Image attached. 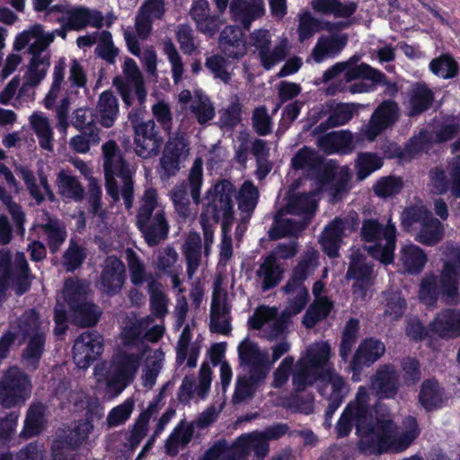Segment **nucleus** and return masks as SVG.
Listing matches in <instances>:
<instances>
[{
  "label": "nucleus",
  "instance_id": "1",
  "mask_svg": "<svg viewBox=\"0 0 460 460\" xmlns=\"http://www.w3.org/2000/svg\"><path fill=\"white\" fill-rule=\"evenodd\" d=\"M369 400L367 388L359 386L354 401L346 406L336 424L338 436H348L355 426L363 451L382 454L406 450L420 435L417 420L409 416L398 427L386 407L371 408Z\"/></svg>",
  "mask_w": 460,
  "mask_h": 460
},
{
  "label": "nucleus",
  "instance_id": "2",
  "mask_svg": "<svg viewBox=\"0 0 460 460\" xmlns=\"http://www.w3.org/2000/svg\"><path fill=\"white\" fill-rule=\"evenodd\" d=\"M151 324H153L152 315L138 319L128 317L123 323L120 332L124 349L114 358L105 375L104 364L94 367L97 382H105L106 393L111 397L118 396L133 381L142 358L152 350L144 341V332Z\"/></svg>",
  "mask_w": 460,
  "mask_h": 460
},
{
  "label": "nucleus",
  "instance_id": "3",
  "mask_svg": "<svg viewBox=\"0 0 460 460\" xmlns=\"http://www.w3.org/2000/svg\"><path fill=\"white\" fill-rule=\"evenodd\" d=\"M10 328L0 338V360L7 357L14 341L19 339L26 344L22 353V364L30 371L36 370L45 350L49 320L35 309H29L11 323Z\"/></svg>",
  "mask_w": 460,
  "mask_h": 460
},
{
  "label": "nucleus",
  "instance_id": "4",
  "mask_svg": "<svg viewBox=\"0 0 460 460\" xmlns=\"http://www.w3.org/2000/svg\"><path fill=\"white\" fill-rule=\"evenodd\" d=\"M89 284L76 279L66 280L60 296H58L55 306V334L61 335L66 330L67 305L72 312L73 321L81 326L94 325L99 320L101 311L98 306L87 300L86 295Z\"/></svg>",
  "mask_w": 460,
  "mask_h": 460
},
{
  "label": "nucleus",
  "instance_id": "5",
  "mask_svg": "<svg viewBox=\"0 0 460 460\" xmlns=\"http://www.w3.org/2000/svg\"><path fill=\"white\" fill-rule=\"evenodd\" d=\"M102 150L106 191L113 201H118L121 196L126 208L130 209L134 197L132 171L115 141L104 143Z\"/></svg>",
  "mask_w": 460,
  "mask_h": 460
},
{
  "label": "nucleus",
  "instance_id": "6",
  "mask_svg": "<svg viewBox=\"0 0 460 460\" xmlns=\"http://www.w3.org/2000/svg\"><path fill=\"white\" fill-rule=\"evenodd\" d=\"M445 253L447 259L444 263L440 279L432 275L425 278L420 284V298L428 305L436 303L437 296L440 292L449 303L457 304L460 301V250L451 244L447 246Z\"/></svg>",
  "mask_w": 460,
  "mask_h": 460
},
{
  "label": "nucleus",
  "instance_id": "7",
  "mask_svg": "<svg viewBox=\"0 0 460 460\" xmlns=\"http://www.w3.org/2000/svg\"><path fill=\"white\" fill-rule=\"evenodd\" d=\"M314 195L307 193L291 196L287 206L276 214L270 236L279 239L301 233L316 208Z\"/></svg>",
  "mask_w": 460,
  "mask_h": 460
},
{
  "label": "nucleus",
  "instance_id": "8",
  "mask_svg": "<svg viewBox=\"0 0 460 460\" xmlns=\"http://www.w3.org/2000/svg\"><path fill=\"white\" fill-rule=\"evenodd\" d=\"M360 234L366 250L374 259L383 264L394 262L397 229L391 215L364 220Z\"/></svg>",
  "mask_w": 460,
  "mask_h": 460
},
{
  "label": "nucleus",
  "instance_id": "9",
  "mask_svg": "<svg viewBox=\"0 0 460 460\" xmlns=\"http://www.w3.org/2000/svg\"><path fill=\"white\" fill-rule=\"evenodd\" d=\"M270 452V444L260 430L244 433L229 445L226 440H218L210 447L199 460H263Z\"/></svg>",
  "mask_w": 460,
  "mask_h": 460
},
{
  "label": "nucleus",
  "instance_id": "10",
  "mask_svg": "<svg viewBox=\"0 0 460 460\" xmlns=\"http://www.w3.org/2000/svg\"><path fill=\"white\" fill-rule=\"evenodd\" d=\"M136 220L150 247L167 237L169 224L165 217L164 206L159 201L156 190L148 188L144 191L138 202Z\"/></svg>",
  "mask_w": 460,
  "mask_h": 460
},
{
  "label": "nucleus",
  "instance_id": "11",
  "mask_svg": "<svg viewBox=\"0 0 460 460\" xmlns=\"http://www.w3.org/2000/svg\"><path fill=\"white\" fill-rule=\"evenodd\" d=\"M332 356L329 342L315 341L301 353L293 371L292 383L296 391H304L312 386L327 369L331 367L330 359Z\"/></svg>",
  "mask_w": 460,
  "mask_h": 460
},
{
  "label": "nucleus",
  "instance_id": "12",
  "mask_svg": "<svg viewBox=\"0 0 460 460\" xmlns=\"http://www.w3.org/2000/svg\"><path fill=\"white\" fill-rule=\"evenodd\" d=\"M234 192V185L227 180H223L207 191V203L204 205L200 221H222V229H231L234 219L232 197Z\"/></svg>",
  "mask_w": 460,
  "mask_h": 460
},
{
  "label": "nucleus",
  "instance_id": "13",
  "mask_svg": "<svg viewBox=\"0 0 460 460\" xmlns=\"http://www.w3.org/2000/svg\"><path fill=\"white\" fill-rule=\"evenodd\" d=\"M271 40L272 34L267 29H256L249 35V44L254 48V53L266 70H270L282 62L291 49L287 37L279 38L273 48H271Z\"/></svg>",
  "mask_w": 460,
  "mask_h": 460
},
{
  "label": "nucleus",
  "instance_id": "14",
  "mask_svg": "<svg viewBox=\"0 0 460 460\" xmlns=\"http://www.w3.org/2000/svg\"><path fill=\"white\" fill-rule=\"evenodd\" d=\"M31 390L30 376L21 368L11 367L0 380V404L6 409L22 405L31 397Z\"/></svg>",
  "mask_w": 460,
  "mask_h": 460
},
{
  "label": "nucleus",
  "instance_id": "15",
  "mask_svg": "<svg viewBox=\"0 0 460 460\" xmlns=\"http://www.w3.org/2000/svg\"><path fill=\"white\" fill-rule=\"evenodd\" d=\"M49 13L57 14L55 20L58 22H65L66 27L75 31L87 26L100 29L103 26L104 22L103 14L99 10L84 5L54 4Z\"/></svg>",
  "mask_w": 460,
  "mask_h": 460
},
{
  "label": "nucleus",
  "instance_id": "16",
  "mask_svg": "<svg viewBox=\"0 0 460 460\" xmlns=\"http://www.w3.org/2000/svg\"><path fill=\"white\" fill-rule=\"evenodd\" d=\"M318 380H320L318 391L328 402L327 410L325 411V424L330 427L331 419L334 412L349 394V386L345 379L334 369H327L325 374Z\"/></svg>",
  "mask_w": 460,
  "mask_h": 460
},
{
  "label": "nucleus",
  "instance_id": "17",
  "mask_svg": "<svg viewBox=\"0 0 460 460\" xmlns=\"http://www.w3.org/2000/svg\"><path fill=\"white\" fill-rule=\"evenodd\" d=\"M357 112L354 103H339L336 105L326 103L311 110L310 119L317 122L327 116L326 119L317 125L312 131L314 135L322 134L331 128L340 127L348 123Z\"/></svg>",
  "mask_w": 460,
  "mask_h": 460
},
{
  "label": "nucleus",
  "instance_id": "18",
  "mask_svg": "<svg viewBox=\"0 0 460 460\" xmlns=\"http://www.w3.org/2000/svg\"><path fill=\"white\" fill-rule=\"evenodd\" d=\"M351 179L352 173L349 166H338L335 161L330 160L323 165L319 178L320 191H327L333 200L341 199L351 189Z\"/></svg>",
  "mask_w": 460,
  "mask_h": 460
},
{
  "label": "nucleus",
  "instance_id": "19",
  "mask_svg": "<svg viewBox=\"0 0 460 460\" xmlns=\"http://www.w3.org/2000/svg\"><path fill=\"white\" fill-rule=\"evenodd\" d=\"M399 118V108L393 101H385L372 113L367 124L362 126L359 136L362 139L374 141L382 132L392 127Z\"/></svg>",
  "mask_w": 460,
  "mask_h": 460
},
{
  "label": "nucleus",
  "instance_id": "20",
  "mask_svg": "<svg viewBox=\"0 0 460 460\" xmlns=\"http://www.w3.org/2000/svg\"><path fill=\"white\" fill-rule=\"evenodd\" d=\"M231 329L230 306L227 304V294L222 288L221 279H217L213 285L210 306V331L228 335Z\"/></svg>",
  "mask_w": 460,
  "mask_h": 460
},
{
  "label": "nucleus",
  "instance_id": "21",
  "mask_svg": "<svg viewBox=\"0 0 460 460\" xmlns=\"http://www.w3.org/2000/svg\"><path fill=\"white\" fill-rule=\"evenodd\" d=\"M248 324L252 329L260 331L261 335L270 341L280 337L285 330V323L275 306H258L249 318Z\"/></svg>",
  "mask_w": 460,
  "mask_h": 460
},
{
  "label": "nucleus",
  "instance_id": "22",
  "mask_svg": "<svg viewBox=\"0 0 460 460\" xmlns=\"http://www.w3.org/2000/svg\"><path fill=\"white\" fill-rule=\"evenodd\" d=\"M134 132V149L137 155L147 159L158 155L164 139L156 130V125L153 119L135 124Z\"/></svg>",
  "mask_w": 460,
  "mask_h": 460
},
{
  "label": "nucleus",
  "instance_id": "23",
  "mask_svg": "<svg viewBox=\"0 0 460 460\" xmlns=\"http://www.w3.org/2000/svg\"><path fill=\"white\" fill-rule=\"evenodd\" d=\"M238 355L241 364L248 368V374L267 377L271 363L266 350L246 338L238 345Z\"/></svg>",
  "mask_w": 460,
  "mask_h": 460
},
{
  "label": "nucleus",
  "instance_id": "24",
  "mask_svg": "<svg viewBox=\"0 0 460 460\" xmlns=\"http://www.w3.org/2000/svg\"><path fill=\"white\" fill-rule=\"evenodd\" d=\"M102 351V337L97 332H85L74 343V362L79 368L85 369Z\"/></svg>",
  "mask_w": 460,
  "mask_h": 460
},
{
  "label": "nucleus",
  "instance_id": "25",
  "mask_svg": "<svg viewBox=\"0 0 460 460\" xmlns=\"http://www.w3.org/2000/svg\"><path fill=\"white\" fill-rule=\"evenodd\" d=\"M53 42L52 34H47L41 24H33L20 32L14 39L13 49L17 51L27 49L32 56L48 54L46 49Z\"/></svg>",
  "mask_w": 460,
  "mask_h": 460
},
{
  "label": "nucleus",
  "instance_id": "26",
  "mask_svg": "<svg viewBox=\"0 0 460 460\" xmlns=\"http://www.w3.org/2000/svg\"><path fill=\"white\" fill-rule=\"evenodd\" d=\"M212 371L208 364L203 363L199 370V383L193 376H185L179 387L178 399L182 403L204 400L210 389Z\"/></svg>",
  "mask_w": 460,
  "mask_h": 460
},
{
  "label": "nucleus",
  "instance_id": "27",
  "mask_svg": "<svg viewBox=\"0 0 460 460\" xmlns=\"http://www.w3.org/2000/svg\"><path fill=\"white\" fill-rule=\"evenodd\" d=\"M354 229L353 219L334 218L326 226L321 234L320 243L326 254L334 258L339 255V249L342 237L346 232H351Z\"/></svg>",
  "mask_w": 460,
  "mask_h": 460
},
{
  "label": "nucleus",
  "instance_id": "28",
  "mask_svg": "<svg viewBox=\"0 0 460 460\" xmlns=\"http://www.w3.org/2000/svg\"><path fill=\"white\" fill-rule=\"evenodd\" d=\"M231 19L249 31L253 21L265 13L263 0H232L229 4Z\"/></svg>",
  "mask_w": 460,
  "mask_h": 460
},
{
  "label": "nucleus",
  "instance_id": "29",
  "mask_svg": "<svg viewBox=\"0 0 460 460\" xmlns=\"http://www.w3.org/2000/svg\"><path fill=\"white\" fill-rule=\"evenodd\" d=\"M125 265L119 258L107 257L100 278L102 290L109 296L119 293L125 283Z\"/></svg>",
  "mask_w": 460,
  "mask_h": 460
},
{
  "label": "nucleus",
  "instance_id": "30",
  "mask_svg": "<svg viewBox=\"0 0 460 460\" xmlns=\"http://www.w3.org/2000/svg\"><path fill=\"white\" fill-rule=\"evenodd\" d=\"M400 386L399 373L391 364L383 365L371 377V387L382 399H393Z\"/></svg>",
  "mask_w": 460,
  "mask_h": 460
},
{
  "label": "nucleus",
  "instance_id": "31",
  "mask_svg": "<svg viewBox=\"0 0 460 460\" xmlns=\"http://www.w3.org/2000/svg\"><path fill=\"white\" fill-rule=\"evenodd\" d=\"M218 45L227 58L240 59L247 52L243 33L237 26H226L219 35Z\"/></svg>",
  "mask_w": 460,
  "mask_h": 460
},
{
  "label": "nucleus",
  "instance_id": "32",
  "mask_svg": "<svg viewBox=\"0 0 460 460\" xmlns=\"http://www.w3.org/2000/svg\"><path fill=\"white\" fill-rule=\"evenodd\" d=\"M385 352V345L376 338L363 340L358 347L352 361L351 368L359 371L364 367H370L376 362Z\"/></svg>",
  "mask_w": 460,
  "mask_h": 460
},
{
  "label": "nucleus",
  "instance_id": "33",
  "mask_svg": "<svg viewBox=\"0 0 460 460\" xmlns=\"http://www.w3.org/2000/svg\"><path fill=\"white\" fill-rule=\"evenodd\" d=\"M317 146L328 155L349 154L354 148L353 135L349 130L332 131L318 137Z\"/></svg>",
  "mask_w": 460,
  "mask_h": 460
},
{
  "label": "nucleus",
  "instance_id": "34",
  "mask_svg": "<svg viewBox=\"0 0 460 460\" xmlns=\"http://www.w3.org/2000/svg\"><path fill=\"white\" fill-rule=\"evenodd\" d=\"M347 41L348 37L345 34L322 36L314 47L311 57L316 63L333 58L344 49Z\"/></svg>",
  "mask_w": 460,
  "mask_h": 460
},
{
  "label": "nucleus",
  "instance_id": "35",
  "mask_svg": "<svg viewBox=\"0 0 460 460\" xmlns=\"http://www.w3.org/2000/svg\"><path fill=\"white\" fill-rule=\"evenodd\" d=\"M429 331L441 338L460 336V311L445 310L429 323Z\"/></svg>",
  "mask_w": 460,
  "mask_h": 460
},
{
  "label": "nucleus",
  "instance_id": "36",
  "mask_svg": "<svg viewBox=\"0 0 460 460\" xmlns=\"http://www.w3.org/2000/svg\"><path fill=\"white\" fill-rule=\"evenodd\" d=\"M282 272V269L274 260V256L267 255L258 262V268L255 271L256 281L263 291L270 290L280 282Z\"/></svg>",
  "mask_w": 460,
  "mask_h": 460
},
{
  "label": "nucleus",
  "instance_id": "37",
  "mask_svg": "<svg viewBox=\"0 0 460 460\" xmlns=\"http://www.w3.org/2000/svg\"><path fill=\"white\" fill-rule=\"evenodd\" d=\"M324 285L321 281L314 284L313 294L315 296L314 304L306 311L303 323L307 328L314 326L319 321L324 319L332 308V303L325 296H321Z\"/></svg>",
  "mask_w": 460,
  "mask_h": 460
},
{
  "label": "nucleus",
  "instance_id": "38",
  "mask_svg": "<svg viewBox=\"0 0 460 460\" xmlns=\"http://www.w3.org/2000/svg\"><path fill=\"white\" fill-rule=\"evenodd\" d=\"M31 127L36 135L39 146L49 152L54 150V131L49 119L42 112H35L29 119Z\"/></svg>",
  "mask_w": 460,
  "mask_h": 460
},
{
  "label": "nucleus",
  "instance_id": "39",
  "mask_svg": "<svg viewBox=\"0 0 460 460\" xmlns=\"http://www.w3.org/2000/svg\"><path fill=\"white\" fill-rule=\"evenodd\" d=\"M116 78L122 79L124 87L134 89L140 103L145 102L146 92L144 80L135 60L129 58H125L122 66V76H117Z\"/></svg>",
  "mask_w": 460,
  "mask_h": 460
},
{
  "label": "nucleus",
  "instance_id": "40",
  "mask_svg": "<svg viewBox=\"0 0 460 460\" xmlns=\"http://www.w3.org/2000/svg\"><path fill=\"white\" fill-rule=\"evenodd\" d=\"M265 380L263 376L252 374L238 376L232 398L233 402L239 404L252 400L256 390L264 384Z\"/></svg>",
  "mask_w": 460,
  "mask_h": 460
},
{
  "label": "nucleus",
  "instance_id": "41",
  "mask_svg": "<svg viewBox=\"0 0 460 460\" xmlns=\"http://www.w3.org/2000/svg\"><path fill=\"white\" fill-rule=\"evenodd\" d=\"M434 100L431 89L423 83L414 84L409 92L408 114L415 116L429 108Z\"/></svg>",
  "mask_w": 460,
  "mask_h": 460
},
{
  "label": "nucleus",
  "instance_id": "42",
  "mask_svg": "<svg viewBox=\"0 0 460 460\" xmlns=\"http://www.w3.org/2000/svg\"><path fill=\"white\" fill-rule=\"evenodd\" d=\"M399 261L407 272L414 274L422 270L427 255L418 245L406 243L400 249Z\"/></svg>",
  "mask_w": 460,
  "mask_h": 460
},
{
  "label": "nucleus",
  "instance_id": "43",
  "mask_svg": "<svg viewBox=\"0 0 460 460\" xmlns=\"http://www.w3.org/2000/svg\"><path fill=\"white\" fill-rule=\"evenodd\" d=\"M194 432L193 423L181 421L172 431L165 441V453L176 456L181 449L186 447L192 438Z\"/></svg>",
  "mask_w": 460,
  "mask_h": 460
},
{
  "label": "nucleus",
  "instance_id": "44",
  "mask_svg": "<svg viewBox=\"0 0 460 460\" xmlns=\"http://www.w3.org/2000/svg\"><path fill=\"white\" fill-rule=\"evenodd\" d=\"M187 111L199 125L208 124L216 115L213 102L201 90L195 91V99L187 107Z\"/></svg>",
  "mask_w": 460,
  "mask_h": 460
},
{
  "label": "nucleus",
  "instance_id": "45",
  "mask_svg": "<svg viewBox=\"0 0 460 460\" xmlns=\"http://www.w3.org/2000/svg\"><path fill=\"white\" fill-rule=\"evenodd\" d=\"M96 114L103 127L111 128L113 126L119 114V103L112 92L105 91L100 95Z\"/></svg>",
  "mask_w": 460,
  "mask_h": 460
},
{
  "label": "nucleus",
  "instance_id": "46",
  "mask_svg": "<svg viewBox=\"0 0 460 460\" xmlns=\"http://www.w3.org/2000/svg\"><path fill=\"white\" fill-rule=\"evenodd\" d=\"M311 6L317 13H331L337 18H349L358 8L355 2L341 3V0H312Z\"/></svg>",
  "mask_w": 460,
  "mask_h": 460
},
{
  "label": "nucleus",
  "instance_id": "47",
  "mask_svg": "<svg viewBox=\"0 0 460 460\" xmlns=\"http://www.w3.org/2000/svg\"><path fill=\"white\" fill-rule=\"evenodd\" d=\"M41 236L47 241L51 252H56L66 238L64 225L58 219L48 217L39 226Z\"/></svg>",
  "mask_w": 460,
  "mask_h": 460
},
{
  "label": "nucleus",
  "instance_id": "48",
  "mask_svg": "<svg viewBox=\"0 0 460 460\" xmlns=\"http://www.w3.org/2000/svg\"><path fill=\"white\" fill-rule=\"evenodd\" d=\"M127 265L129 272L130 281L134 286H141L145 282L149 283L155 280L150 272L147 271L144 261L132 249L125 252Z\"/></svg>",
  "mask_w": 460,
  "mask_h": 460
},
{
  "label": "nucleus",
  "instance_id": "49",
  "mask_svg": "<svg viewBox=\"0 0 460 460\" xmlns=\"http://www.w3.org/2000/svg\"><path fill=\"white\" fill-rule=\"evenodd\" d=\"M346 278L354 279L355 283H373V267L358 251L351 253Z\"/></svg>",
  "mask_w": 460,
  "mask_h": 460
},
{
  "label": "nucleus",
  "instance_id": "50",
  "mask_svg": "<svg viewBox=\"0 0 460 460\" xmlns=\"http://www.w3.org/2000/svg\"><path fill=\"white\" fill-rule=\"evenodd\" d=\"M145 366L142 371V383L147 388H152L162 369L164 353L161 349L149 350L146 355Z\"/></svg>",
  "mask_w": 460,
  "mask_h": 460
},
{
  "label": "nucleus",
  "instance_id": "51",
  "mask_svg": "<svg viewBox=\"0 0 460 460\" xmlns=\"http://www.w3.org/2000/svg\"><path fill=\"white\" fill-rule=\"evenodd\" d=\"M259 199L258 189L254 184L246 181L243 183L236 196L238 209L243 215V220H249L253 212Z\"/></svg>",
  "mask_w": 460,
  "mask_h": 460
},
{
  "label": "nucleus",
  "instance_id": "52",
  "mask_svg": "<svg viewBox=\"0 0 460 460\" xmlns=\"http://www.w3.org/2000/svg\"><path fill=\"white\" fill-rule=\"evenodd\" d=\"M419 402L427 411L436 410L443 403V393L436 380H425L420 390Z\"/></svg>",
  "mask_w": 460,
  "mask_h": 460
},
{
  "label": "nucleus",
  "instance_id": "53",
  "mask_svg": "<svg viewBox=\"0 0 460 460\" xmlns=\"http://www.w3.org/2000/svg\"><path fill=\"white\" fill-rule=\"evenodd\" d=\"M153 266L164 274H175L181 272V265L179 263V254L173 247L166 246L157 251Z\"/></svg>",
  "mask_w": 460,
  "mask_h": 460
},
{
  "label": "nucleus",
  "instance_id": "54",
  "mask_svg": "<svg viewBox=\"0 0 460 460\" xmlns=\"http://www.w3.org/2000/svg\"><path fill=\"white\" fill-rule=\"evenodd\" d=\"M45 411L46 409L41 403H32L30 406L22 431V435L25 438L36 436L42 430L45 422Z\"/></svg>",
  "mask_w": 460,
  "mask_h": 460
},
{
  "label": "nucleus",
  "instance_id": "55",
  "mask_svg": "<svg viewBox=\"0 0 460 460\" xmlns=\"http://www.w3.org/2000/svg\"><path fill=\"white\" fill-rule=\"evenodd\" d=\"M59 194L66 199L81 200L84 197V188L77 178L66 171H60L57 177Z\"/></svg>",
  "mask_w": 460,
  "mask_h": 460
},
{
  "label": "nucleus",
  "instance_id": "56",
  "mask_svg": "<svg viewBox=\"0 0 460 460\" xmlns=\"http://www.w3.org/2000/svg\"><path fill=\"white\" fill-rule=\"evenodd\" d=\"M444 228L442 224L433 216L420 226V230L415 236V239L425 245H435L443 236Z\"/></svg>",
  "mask_w": 460,
  "mask_h": 460
},
{
  "label": "nucleus",
  "instance_id": "57",
  "mask_svg": "<svg viewBox=\"0 0 460 460\" xmlns=\"http://www.w3.org/2000/svg\"><path fill=\"white\" fill-rule=\"evenodd\" d=\"M383 166L382 158L375 153H359L355 160L357 179L361 181Z\"/></svg>",
  "mask_w": 460,
  "mask_h": 460
},
{
  "label": "nucleus",
  "instance_id": "58",
  "mask_svg": "<svg viewBox=\"0 0 460 460\" xmlns=\"http://www.w3.org/2000/svg\"><path fill=\"white\" fill-rule=\"evenodd\" d=\"M49 54L32 57L28 64L27 70L23 75V80L29 81V84L39 85L47 75L50 66Z\"/></svg>",
  "mask_w": 460,
  "mask_h": 460
},
{
  "label": "nucleus",
  "instance_id": "59",
  "mask_svg": "<svg viewBox=\"0 0 460 460\" xmlns=\"http://www.w3.org/2000/svg\"><path fill=\"white\" fill-rule=\"evenodd\" d=\"M317 266V253L313 251H307L297 266L294 269L291 279L288 282V288L292 285H303V281L314 270Z\"/></svg>",
  "mask_w": 460,
  "mask_h": 460
},
{
  "label": "nucleus",
  "instance_id": "60",
  "mask_svg": "<svg viewBox=\"0 0 460 460\" xmlns=\"http://www.w3.org/2000/svg\"><path fill=\"white\" fill-rule=\"evenodd\" d=\"M65 60L60 59L54 66L51 85L44 99V106L49 110L55 107L59 97L62 84L65 83Z\"/></svg>",
  "mask_w": 460,
  "mask_h": 460
},
{
  "label": "nucleus",
  "instance_id": "61",
  "mask_svg": "<svg viewBox=\"0 0 460 460\" xmlns=\"http://www.w3.org/2000/svg\"><path fill=\"white\" fill-rule=\"evenodd\" d=\"M148 293L150 295V310L152 316L164 319L168 313V298L161 288L160 283L151 280L148 283Z\"/></svg>",
  "mask_w": 460,
  "mask_h": 460
},
{
  "label": "nucleus",
  "instance_id": "62",
  "mask_svg": "<svg viewBox=\"0 0 460 460\" xmlns=\"http://www.w3.org/2000/svg\"><path fill=\"white\" fill-rule=\"evenodd\" d=\"M344 73V76L347 82H351L358 79H367L375 84L385 83V75L381 71L372 67L366 63L349 66Z\"/></svg>",
  "mask_w": 460,
  "mask_h": 460
},
{
  "label": "nucleus",
  "instance_id": "63",
  "mask_svg": "<svg viewBox=\"0 0 460 460\" xmlns=\"http://www.w3.org/2000/svg\"><path fill=\"white\" fill-rule=\"evenodd\" d=\"M283 290L288 295L287 313L288 314L300 313L308 302L309 295L306 288L304 285L296 284L288 288L287 283Z\"/></svg>",
  "mask_w": 460,
  "mask_h": 460
},
{
  "label": "nucleus",
  "instance_id": "64",
  "mask_svg": "<svg viewBox=\"0 0 460 460\" xmlns=\"http://www.w3.org/2000/svg\"><path fill=\"white\" fill-rule=\"evenodd\" d=\"M205 66L213 75L215 79H218L224 84H228L232 77V68L230 63L222 55H211L206 58Z\"/></svg>",
  "mask_w": 460,
  "mask_h": 460
}]
</instances>
